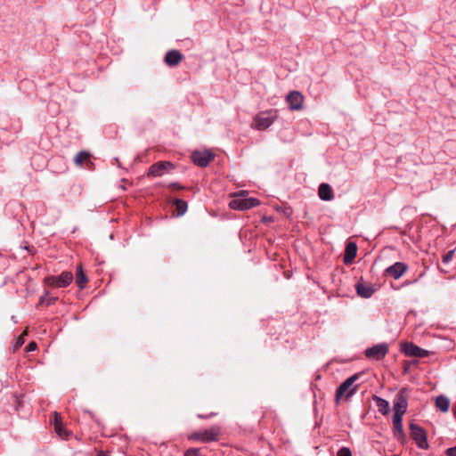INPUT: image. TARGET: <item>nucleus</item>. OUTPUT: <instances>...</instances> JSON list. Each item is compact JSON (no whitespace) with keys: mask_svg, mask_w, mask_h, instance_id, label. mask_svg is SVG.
<instances>
[{"mask_svg":"<svg viewBox=\"0 0 456 456\" xmlns=\"http://www.w3.org/2000/svg\"><path fill=\"white\" fill-rule=\"evenodd\" d=\"M168 187H171V188H175V189H178V190H183V186H182L181 184H179L178 183H170L168 184Z\"/></svg>","mask_w":456,"mask_h":456,"instance_id":"nucleus-29","label":"nucleus"},{"mask_svg":"<svg viewBox=\"0 0 456 456\" xmlns=\"http://www.w3.org/2000/svg\"><path fill=\"white\" fill-rule=\"evenodd\" d=\"M114 161H115L116 163H118V165L119 166V162H118V158H115V159H114Z\"/></svg>","mask_w":456,"mask_h":456,"instance_id":"nucleus-35","label":"nucleus"},{"mask_svg":"<svg viewBox=\"0 0 456 456\" xmlns=\"http://www.w3.org/2000/svg\"><path fill=\"white\" fill-rule=\"evenodd\" d=\"M337 456H352V452L348 447H342L338 450Z\"/></svg>","mask_w":456,"mask_h":456,"instance_id":"nucleus-24","label":"nucleus"},{"mask_svg":"<svg viewBox=\"0 0 456 456\" xmlns=\"http://www.w3.org/2000/svg\"><path fill=\"white\" fill-rule=\"evenodd\" d=\"M59 414L57 412H54V428L56 433L61 436L63 437V436H67V432L61 426V424L58 421Z\"/></svg>","mask_w":456,"mask_h":456,"instance_id":"nucleus-22","label":"nucleus"},{"mask_svg":"<svg viewBox=\"0 0 456 456\" xmlns=\"http://www.w3.org/2000/svg\"><path fill=\"white\" fill-rule=\"evenodd\" d=\"M191 439H197V440H200L201 441V431L200 432H196L194 434L191 435Z\"/></svg>","mask_w":456,"mask_h":456,"instance_id":"nucleus-30","label":"nucleus"},{"mask_svg":"<svg viewBox=\"0 0 456 456\" xmlns=\"http://www.w3.org/2000/svg\"><path fill=\"white\" fill-rule=\"evenodd\" d=\"M46 297H48V293H47V292L45 293V296H42V297H40V303H41V304H45V303L46 304V299H47V298H46Z\"/></svg>","mask_w":456,"mask_h":456,"instance_id":"nucleus-32","label":"nucleus"},{"mask_svg":"<svg viewBox=\"0 0 456 456\" xmlns=\"http://www.w3.org/2000/svg\"><path fill=\"white\" fill-rule=\"evenodd\" d=\"M259 200L256 198H240L238 197L230 201L229 206L232 209L240 211L253 208L259 205Z\"/></svg>","mask_w":456,"mask_h":456,"instance_id":"nucleus-6","label":"nucleus"},{"mask_svg":"<svg viewBox=\"0 0 456 456\" xmlns=\"http://www.w3.org/2000/svg\"><path fill=\"white\" fill-rule=\"evenodd\" d=\"M401 351L406 356H414L418 358H424L429 355V352L423 349L413 343L402 342Z\"/></svg>","mask_w":456,"mask_h":456,"instance_id":"nucleus-8","label":"nucleus"},{"mask_svg":"<svg viewBox=\"0 0 456 456\" xmlns=\"http://www.w3.org/2000/svg\"><path fill=\"white\" fill-rule=\"evenodd\" d=\"M408 408V388L403 387L395 395L393 402V433L396 440L402 441L405 437L403 428V417Z\"/></svg>","mask_w":456,"mask_h":456,"instance_id":"nucleus-1","label":"nucleus"},{"mask_svg":"<svg viewBox=\"0 0 456 456\" xmlns=\"http://www.w3.org/2000/svg\"><path fill=\"white\" fill-rule=\"evenodd\" d=\"M184 456H200V449L190 448L185 452Z\"/></svg>","mask_w":456,"mask_h":456,"instance_id":"nucleus-25","label":"nucleus"},{"mask_svg":"<svg viewBox=\"0 0 456 456\" xmlns=\"http://www.w3.org/2000/svg\"><path fill=\"white\" fill-rule=\"evenodd\" d=\"M289 109L292 110H298L302 109L304 97L297 91H291L286 97Z\"/></svg>","mask_w":456,"mask_h":456,"instance_id":"nucleus-12","label":"nucleus"},{"mask_svg":"<svg viewBox=\"0 0 456 456\" xmlns=\"http://www.w3.org/2000/svg\"><path fill=\"white\" fill-rule=\"evenodd\" d=\"M436 406L443 412H446L450 407V401L444 395H439L436 399Z\"/></svg>","mask_w":456,"mask_h":456,"instance_id":"nucleus-19","label":"nucleus"},{"mask_svg":"<svg viewBox=\"0 0 456 456\" xmlns=\"http://www.w3.org/2000/svg\"><path fill=\"white\" fill-rule=\"evenodd\" d=\"M447 456H456V446L450 447L446 450Z\"/></svg>","mask_w":456,"mask_h":456,"instance_id":"nucleus-28","label":"nucleus"},{"mask_svg":"<svg viewBox=\"0 0 456 456\" xmlns=\"http://www.w3.org/2000/svg\"><path fill=\"white\" fill-rule=\"evenodd\" d=\"M389 346L387 343H379L365 349L364 354L368 359L376 361L382 360L388 353Z\"/></svg>","mask_w":456,"mask_h":456,"instance_id":"nucleus-5","label":"nucleus"},{"mask_svg":"<svg viewBox=\"0 0 456 456\" xmlns=\"http://www.w3.org/2000/svg\"><path fill=\"white\" fill-rule=\"evenodd\" d=\"M175 169V165L170 161H159L149 167L147 175L149 177H160Z\"/></svg>","mask_w":456,"mask_h":456,"instance_id":"nucleus-4","label":"nucleus"},{"mask_svg":"<svg viewBox=\"0 0 456 456\" xmlns=\"http://www.w3.org/2000/svg\"><path fill=\"white\" fill-rule=\"evenodd\" d=\"M76 281L80 289H83L85 287V283L87 281L86 275L84 273L81 266L77 268Z\"/></svg>","mask_w":456,"mask_h":456,"instance_id":"nucleus-21","label":"nucleus"},{"mask_svg":"<svg viewBox=\"0 0 456 456\" xmlns=\"http://www.w3.org/2000/svg\"><path fill=\"white\" fill-rule=\"evenodd\" d=\"M454 250H449L444 256H443V262L444 264H448L453 256Z\"/></svg>","mask_w":456,"mask_h":456,"instance_id":"nucleus-26","label":"nucleus"},{"mask_svg":"<svg viewBox=\"0 0 456 456\" xmlns=\"http://www.w3.org/2000/svg\"><path fill=\"white\" fill-rule=\"evenodd\" d=\"M175 205L177 209V216H181L184 215L185 212L187 211L188 206H187L186 201L180 200V199H176L175 200Z\"/></svg>","mask_w":456,"mask_h":456,"instance_id":"nucleus-20","label":"nucleus"},{"mask_svg":"<svg viewBox=\"0 0 456 456\" xmlns=\"http://www.w3.org/2000/svg\"><path fill=\"white\" fill-rule=\"evenodd\" d=\"M23 343H24V340L21 338H20L18 342H17V346H20Z\"/></svg>","mask_w":456,"mask_h":456,"instance_id":"nucleus-33","label":"nucleus"},{"mask_svg":"<svg viewBox=\"0 0 456 456\" xmlns=\"http://www.w3.org/2000/svg\"><path fill=\"white\" fill-rule=\"evenodd\" d=\"M73 275L70 272H63L59 276H50L45 278V283L53 288H65L72 281Z\"/></svg>","mask_w":456,"mask_h":456,"instance_id":"nucleus-7","label":"nucleus"},{"mask_svg":"<svg viewBox=\"0 0 456 456\" xmlns=\"http://www.w3.org/2000/svg\"><path fill=\"white\" fill-rule=\"evenodd\" d=\"M220 433L219 427H212L209 429L201 431V441L204 443H209L217 440V436Z\"/></svg>","mask_w":456,"mask_h":456,"instance_id":"nucleus-15","label":"nucleus"},{"mask_svg":"<svg viewBox=\"0 0 456 456\" xmlns=\"http://www.w3.org/2000/svg\"><path fill=\"white\" fill-rule=\"evenodd\" d=\"M57 297H49L47 299H46V305H53L55 301H56Z\"/></svg>","mask_w":456,"mask_h":456,"instance_id":"nucleus-31","label":"nucleus"},{"mask_svg":"<svg viewBox=\"0 0 456 456\" xmlns=\"http://www.w3.org/2000/svg\"><path fill=\"white\" fill-rule=\"evenodd\" d=\"M37 343L32 341L30 342L27 346H26V351L27 352H32V351H35L37 349Z\"/></svg>","mask_w":456,"mask_h":456,"instance_id":"nucleus-27","label":"nucleus"},{"mask_svg":"<svg viewBox=\"0 0 456 456\" xmlns=\"http://www.w3.org/2000/svg\"><path fill=\"white\" fill-rule=\"evenodd\" d=\"M89 153L86 151H79L74 158V162L77 166H83L85 160L89 158Z\"/></svg>","mask_w":456,"mask_h":456,"instance_id":"nucleus-23","label":"nucleus"},{"mask_svg":"<svg viewBox=\"0 0 456 456\" xmlns=\"http://www.w3.org/2000/svg\"><path fill=\"white\" fill-rule=\"evenodd\" d=\"M360 374L356 373L346 380H344L336 390V400L338 401L341 396L346 394V397H351L358 389V385H354V382L359 379Z\"/></svg>","mask_w":456,"mask_h":456,"instance_id":"nucleus-2","label":"nucleus"},{"mask_svg":"<svg viewBox=\"0 0 456 456\" xmlns=\"http://www.w3.org/2000/svg\"><path fill=\"white\" fill-rule=\"evenodd\" d=\"M271 112H262L255 117L252 126L256 130H265L270 127L275 119Z\"/></svg>","mask_w":456,"mask_h":456,"instance_id":"nucleus-9","label":"nucleus"},{"mask_svg":"<svg viewBox=\"0 0 456 456\" xmlns=\"http://www.w3.org/2000/svg\"><path fill=\"white\" fill-rule=\"evenodd\" d=\"M318 194L320 199L325 201H330L334 198L331 187L324 183L319 185Z\"/></svg>","mask_w":456,"mask_h":456,"instance_id":"nucleus-17","label":"nucleus"},{"mask_svg":"<svg viewBox=\"0 0 456 456\" xmlns=\"http://www.w3.org/2000/svg\"><path fill=\"white\" fill-rule=\"evenodd\" d=\"M408 269V265L403 262H396L385 270L387 275L398 280Z\"/></svg>","mask_w":456,"mask_h":456,"instance_id":"nucleus-11","label":"nucleus"},{"mask_svg":"<svg viewBox=\"0 0 456 456\" xmlns=\"http://www.w3.org/2000/svg\"><path fill=\"white\" fill-rule=\"evenodd\" d=\"M215 158L209 151H195L191 154L193 163L199 167H205Z\"/></svg>","mask_w":456,"mask_h":456,"instance_id":"nucleus-10","label":"nucleus"},{"mask_svg":"<svg viewBox=\"0 0 456 456\" xmlns=\"http://www.w3.org/2000/svg\"><path fill=\"white\" fill-rule=\"evenodd\" d=\"M409 428L411 436L415 441L417 446L423 450L428 449L429 445L425 430L414 422H411Z\"/></svg>","mask_w":456,"mask_h":456,"instance_id":"nucleus-3","label":"nucleus"},{"mask_svg":"<svg viewBox=\"0 0 456 456\" xmlns=\"http://www.w3.org/2000/svg\"><path fill=\"white\" fill-rule=\"evenodd\" d=\"M164 61L168 66L175 67L182 61V53L177 50H170L166 53Z\"/></svg>","mask_w":456,"mask_h":456,"instance_id":"nucleus-14","label":"nucleus"},{"mask_svg":"<svg viewBox=\"0 0 456 456\" xmlns=\"http://www.w3.org/2000/svg\"><path fill=\"white\" fill-rule=\"evenodd\" d=\"M355 290L358 296L362 298H370L375 292L374 288L370 284L357 282L355 284Z\"/></svg>","mask_w":456,"mask_h":456,"instance_id":"nucleus-13","label":"nucleus"},{"mask_svg":"<svg viewBox=\"0 0 456 456\" xmlns=\"http://www.w3.org/2000/svg\"><path fill=\"white\" fill-rule=\"evenodd\" d=\"M452 411H453V415H454V417L456 419V403L453 404V406H452Z\"/></svg>","mask_w":456,"mask_h":456,"instance_id":"nucleus-34","label":"nucleus"},{"mask_svg":"<svg viewBox=\"0 0 456 456\" xmlns=\"http://www.w3.org/2000/svg\"><path fill=\"white\" fill-rule=\"evenodd\" d=\"M357 254V245L354 242H348L346 246L343 261L346 265L353 262Z\"/></svg>","mask_w":456,"mask_h":456,"instance_id":"nucleus-16","label":"nucleus"},{"mask_svg":"<svg viewBox=\"0 0 456 456\" xmlns=\"http://www.w3.org/2000/svg\"><path fill=\"white\" fill-rule=\"evenodd\" d=\"M373 401L375 402L376 403V406L378 407V410L382 414V415H387L390 411V408H389V403L387 400L382 398V397H379L378 395H373L372 397Z\"/></svg>","mask_w":456,"mask_h":456,"instance_id":"nucleus-18","label":"nucleus"}]
</instances>
